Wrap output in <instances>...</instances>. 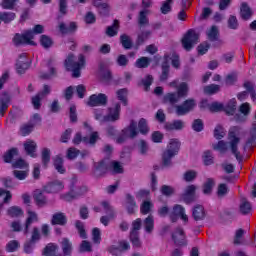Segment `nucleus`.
I'll return each mask as SVG.
<instances>
[{
  "mask_svg": "<svg viewBox=\"0 0 256 256\" xmlns=\"http://www.w3.org/2000/svg\"><path fill=\"white\" fill-rule=\"evenodd\" d=\"M45 32V27L41 24H37L32 30L25 31L23 34H16L13 38V43L16 47L19 45H36L33 41L35 35H41Z\"/></svg>",
  "mask_w": 256,
  "mask_h": 256,
  "instance_id": "1",
  "label": "nucleus"
},
{
  "mask_svg": "<svg viewBox=\"0 0 256 256\" xmlns=\"http://www.w3.org/2000/svg\"><path fill=\"white\" fill-rule=\"evenodd\" d=\"M65 67L67 71H72V77H81V70L85 67V56L80 54L78 61L75 62V55L69 54L65 60Z\"/></svg>",
  "mask_w": 256,
  "mask_h": 256,
  "instance_id": "2",
  "label": "nucleus"
},
{
  "mask_svg": "<svg viewBox=\"0 0 256 256\" xmlns=\"http://www.w3.org/2000/svg\"><path fill=\"white\" fill-rule=\"evenodd\" d=\"M181 148V143L177 139H171L166 150L162 154V165L164 167H171L173 164L172 159L179 153V149Z\"/></svg>",
  "mask_w": 256,
  "mask_h": 256,
  "instance_id": "3",
  "label": "nucleus"
},
{
  "mask_svg": "<svg viewBox=\"0 0 256 256\" xmlns=\"http://www.w3.org/2000/svg\"><path fill=\"white\" fill-rule=\"evenodd\" d=\"M228 139L231 153L235 155L237 161H241V153L239 152L238 148L239 142L241 141L239 138V127L230 128Z\"/></svg>",
  "mask_w": 256,
  "mask_h": 256,
  "instance_id": "4",
  "label": "nucleus"
},
{
  "mask_svg": "<svg viewBox=\"0 0 256 256\" xmlns=\"http://www.w3.org/2000/svg\"><path fill=\"white\" fill-rule=\"evenodd\" d=\"M139 135L137 130V122L132 120L130 125L122 130V134L116 139L117 143H125L127 139H135Z\"/></svg>",
  "mask_w": 256,
  "mask_h": 256,
  "instance_id": "5",
  "label": "nucleus"
},
{
  "mask_svg": "<svg viewBox=\"0 0 256 256\" xmlns=\"http://www.w3.org/2000/svg\"><path fill=\"white\" fill-rule=\"evenodd\" d=\"M199 43V34L195 32V30L190 29L186 32L184 37L182 38V45L186 51H191L194 45Z\"/></svg>",
  "mask_w": 256,
  "mask_h": 256,
  "instance_id": "6",
  "label": "nucleus"
},
{
  "mask_svg": "<svg viewBox=\"0 0 256 256\" xmlns=\"http://www.w3.org/2000/svg\"><path fill=\"white\" fill-rule=\"evenodd\" d=\"M197 107V102L195 99H188L183 102L181 105H176V114L181 117L183 115H187V113H190V111H193Z\"/></svg>",
  "mask_w": 256,
  "mask_h": 256,
  "instance_id": "7",
  "label": "nucleus"
},
{
  "mask_svg": "<svg viewBox=\"0 0 256 256\" xmlns=\"http://www.w3.org/2000/svg\"><path fill=\"white\" fill-rule=\"evenodd\" d=\"M107 101H109V98L103 93L92 94L87 101V105L89 107H105Z\"/></svg>",
  "mask_w": 256,
  "mask_h": 256,
  "instance_id": "8",
  "label": "nucleus"
},
{
  "mask_svg": "<svg viewBox=\"0 0 256 256\" xmlns=\"http://www.w3.org/2000/svg\"><path fill=\"white\" fill-rule=\"evenodd\" d=\"M121 119V104L116 103L107 109L106 123H115Z\"/></svg>",
  "mask_w": 256,
  "mask_h": 256,
  "instance_id": "9",
  "label": "nucleus"
},
{
  "mask_svg": "<svg viewBox=\"0 0 256 256\" xmlns=\"http://www.w3.org/2000/svg\"><path fill=\"white\" fill-rule=\"evenodd\" d=\"M169 217L172 223H175L178 217H180L184 223H189V216L185 214V208L179 204L174 205L172 212L169 214Z\"/></svg>",
  "mask_w": 256,
  "mask_h": 256,
  "instance_id": "10",
  "label": "nucleus"
},
{
  "mask_svg": "<svg viewBox=\"0 0 256 256\" xmlns=\"http://www.w3.org/2000/svg\"><path fill=\"white\" fill-rule=\"evenodd\" d=\"M197 191V186L194 184H190L185 187L183 193L181 194V200L184 201V203H193L195 201L196 196L195 192Z\"/></svg>",
  "mask_w": 256,
  "mask_h": 256,
  "instance_id": "11",
  "label": "nucleus"
},
{
  "mask_svg": "<svg viewBox=\"0 0 256 256\" xmlns=\"http://www.w3.org/2000/svg\"><path fill=\"white\" fill-rule=\"evenodd\" d=\"M239 112L241 114L234 115V121H236V123H245V121H247V115L251 113V105L247 102L243 103L239 107Z\"/></svg>",
  "mask_w": 256,
  "mask_h": 256,
  "instance_id": "12",
  "label": "nucleus"
},
{
  "mask_svg": "<svg viewBox=\"0 0 256 256\" xmlns=\"http://www.w3.org/2000/svg\"><path fill=\"white\" fill-rule=\"evenodd\" d=\"M87 191V187L82 188H76L74 191H71L67 194H62L60 196L63 201H73V199H77V197H81V195H85V192Z\"/></svg>",
  "mask_w": 256,
  "mask_h": 256,
  "instance_id": "13",
  "label": "nucleus"
},
{
  "mask_svg": "<svg viewBox=\"0 0 256 256\" xmlns=\"http://www.w3.org/2000/svg\"><path fill=\"white\" fill-rule=\"evenodd\" d=\"M102 207L104 208L105 213L108 215L107 216H102L100 218V223L107 227L109 225V219H113L115 217V213L113 212V208H111V205L107 202H102Z\"/></svg>",
  "mask_w": 256,
  "mask_h": 256,
  "instance_id": "14",
  "label": "nucleus"
},
{
  "mask_svg": "<svg viewBox=\"0 0 256 256\" xmlns=\"http://www.w3.org/2000/svg\"><path fill=\"white\" fill-rule=\"evenodd\" d=\"M27 69H29V59H27V54H21L16 63V71L23 75Z\"/></svg>",
  "mask_w": 256,
  "mask_h": 256,
  "instance_id": "15",
  "label": "nucleus"
},
{
  "mask_svg": "<svg viewBox=\"0 0 256 256\" xmlns=\"http://www.w3.org/2000/svg\"><path fill=\"white\" fill-rule=\"evenodd\" d=\"M28 217L25 222V228H24V235L29 234V227L33 225V223H37L39 221V216L36 214V212L28 210Z\"/></svg>",
  "mask_w": 256,
  "mask_h": 256,
  "instance_id": "16",
  "label": "nucleus"
},
{
  "mask_svg": "<svg viewBox=\"0 0 256 256\" xmlns=\"http://www.w3.org/2000/svg\"><path fill=\"white\" fill-rule=\"evenodd\" d=\"M64 188L63 182L56 180L47 184L44 187V191H46V193H59V191H63Z\"/></svg>",
  "mask_w": 256,
  "mask_h": 256,
  "instance_id": "17",
  "label": "nucleus"
},
{
  "mask_svg": "<svg viewBox=\"0 0 256 256\" xmlns=\"http://www.w3.org/2000/svg\"><path fill=\"white\" fill-rule=\"evenodd\" d=\"M172 239L176 245H186L185 232L183 228H177L172 234Z\"/></svg>",
  "mask_w": 256,
  "mask_h": 256,
  "instance_id": "18",
  "label": "nucleus"
},
{
  "mask_svg": "<svg viewBox=\"0 0 256 256\" xmlns=\"http://www.w3.org/2000/svg\"><path fill=\"white\" fill-rule=\"evenodd\" d=\"M207 216V213L205 212V208L201 205H196L192 209V217L195 221H203L205 217Z\"/></svg>",
  "mask_w": 256,
  "mask_h": 256,
  "instance_id": "19",
  "label": "nucleus"
},
{
  "mask_svg": "<svg viewBox=\"0 0 256 256\" xmlns=\"http://www.w3.org/2000/svg\"><path fill=\"white\" fill-rule=\"evenodd\" d=\"M47 65L49 68V73L41 74V79H51V77L57 75V69L55 68V58L48 59Z\"/></svg>",
  "mask_w": 256,
  "mask_h": 256,
  "instance_id": "20",
  "label": "nucleus"
},
{
  "mask_svg": "<svg viewBox=\"0 0 256 256\" xmlns=\"http://www.w3.org/2000/svg\"><path fill=\"white\" fill-rule=\"evenodd\" d=\"M166 131H181L185 128V122L183 120H174L165 124Z\"/></svg>",
  "mask_w": 256,
  "mask_h": 256,
  "instance_id": "21",
  "label": "nucleus"
},
{
  "mask_svg": "<svg viewBox=\"0 0 256 256\" xmlns=\"http://www.w3.org/2000/svg\"><path fill=\"white\" fill-rule=\"evenodd\" d=\"M11 102V96L8 93H3L0 99V115L3 117L5 111L9 109V103Z\"/></svg>",
  "mask_w": 256,
  "mask_h": 256,
  "instance_id": "22",
  "label": "nucleus"
},
{
  "mask_svg": "<svg viewBox=\"0 0 256 256\" xmlns=\"http://www.w3.org/2000/svg\"><path fill=\"white\" fill-rule=\"evenodd\" d=\"M51 224L52 225H67V216L65 213L58 212L53 214L52 219H51Z\"/></svg>",
  "mask_w": 256,
  "mask_h": 256,
  "instance_id": "23",
  "label": "nucleus"
},
{
  "mask_svg": "<svg viewBox=\"0 0 256 256\" xmlns=\"http://www.w3.org/2000/svg\"><path fill=\"white\" fill-rule=\"evenodd\" d=\"M61 249L63 251V255L71 256L73 253V243L68 238H63L61 241Z\"/></svg>",
  "mask_w": 256,
  "mask_h": 256,
  "instance_id": "24",
  "label": "nucleus"
},
{
  "mask_svg": "<svg viewBox=\"0 0 256 256\" xmlns=\"http://www.w3.org/2000/svg\"><path fill=\"white\" fill-rule=\"evenodd\" d=\"M169 79V56H164V62L162 64V73L160 75V81H167Z\"/></svg>",
  "mask_w": 256,
  "mask_h": 256,
  "instance_id": "25",
  "label": "nucleus"
},
{
  "mask_svg": "<svg viewBox=\"0 0 256 256\" xmlns=\"http://www.w3.org/2000/svg\"><path fill=\"white\" fill-rule=\"evenodd\" d=\"M240 15L244 21H249V18L253 17V11L245 2L241 4Z\"/></svg>",
  "mask_w": 256,
  "mask_h": 256,
  "instance_id": "26",
  "label": "nucleus"
},
{
  "mask_svg": "<svg viewBox=\"0 0 256 256\" xmlns=\"http://www.w3.org/2000/svg\"><path fill=\"white\" fill-rule=\"evenodd\" d=\"M59 251V246L55 245V244H48L43 251V255L45 256H63L59 253H57Z\"/></svg>",
  "mask_w": 256,
  "mask_h": 256,
  "instance_id": "27",
  "label": "nucleus"
},
{
  "mask_svg": "<svg viewBox=\"0 0 256 256\" xmlns=\"http://www.w3.org/2000/svg\"><path fill=\"white\" fill-rule=\"evenodd\" d=\"M24 149L27 153V155H30V157H36L35 150L37 149V143L32 140H28L24 143Z\"/></svg>",
  "mask_w": 256,
  "mask_h": 256,
  "instance_id": "28",
  "label": "nucleus"
},
{
  "mask_svg": "<svg viewBox=\"0 0 256 256\" xmlns=\"http://www.w3.org/2000/svg\"><path fill=\"white\" fill-rule=\"evenodd\" d=\"M59 30L63 34L75 33V31H77V23L70 22L68 27L65 25V23H60Z\"/></svg>",
  "mask_w": 256,
  "mask_h": 256,
  "instance_id": "29",
  "label": "nucleus"
},
{
  "mask_svg": "<svg viewBox=\"0 0 256 256\" xmlns=\"http://www.w3.org/2000/svg\"><path fill=\"white\" fill-rule=\"evenodd\" d=\"M209 41H217L219 39V27L213 25L206 31Z\"/></svg>",
  "mask_w": 256,
  "mask_h": 256,
  "instance_id": "30",
  "label": "nucleus"
},
{
  "mask_svg": "<svg viewBox=\"0 0 256 256\" xmlns=\"http://www.w3.org/2000/svg\"><path fill=\"white\" fill-rule=\"evenodd\" d=\"M126 208L130 215L135 213V209H137V203H135V199H133V196L129 194L126 195Z\"/></svg>",
  "mask_w": 256,
  "mask_h": 256,
  "instance_id": "31",
  "label": "nucleus"
},
{
  "mask_svg": "<svg viewBox=\"0 0 256 256\" xmlns=\"http://www.w3.org/2000/svg\"><path fill=\"white\" fill-rule=\"evenodd\" d=\"M235 109H237V100L235 99H231L225 107L223 106V111L227 115H235Z\"/></svg>",
  "mask_w": 256,
  "mask_h": 256,
  "instance_id": "32",
  "label": "nucleus"
},
{
  "mask_svg": "<svg viewBox=\"0 0 256 256\" xmlns=\"http://www.w3.org/2000/svg\"><path fill=\"white\" fill-rule=\"evenodd\" d=\"M154 227H155V220L153 219V216L149 215L144 220V229L146 233H153Z\"/></svg>",
  "mask_w": 256,
  "mask_h": 256,
  "instance_id": "33",
  "label": "nucleus"
},
{
  "mask_svg": "<svg viewBox=\"0 0 256 256\" xmlns=\"http://www.w3.org/2000/svg\"><path fill=\"white\" fill-rule=\"evenodd\" d=\"M118 31H119V20H114L113 25L107 27L106 35H108V37H115Z\"/></svg>",
  "mask_w": 256,
  "mask_h": 256,
  "instance_id": "34",
  "label": "nucleus"
},
{
  "mask_svg": "<svg viewBox=\"0 0 256 256\" xmlns=\"http://www.w3.org/2000/svg\"><path fill=\"white\" fill-rule=\"evenodd\" d=\"M34 199L37 203V205L43 206L47 204V197H45V194L41 192V190H36L34 193Z\"/></svg>",
  "mask_w": 256,
  "mask_h": 256,
  "instance_id": "35",
  "label": "nucleus"
},
{
  "mask_svg": "<svg viewBox=\"0 0 256 256\" xmlns=\"http://www.w3.org/2000/svg\"><path fill=\"white\" fill-rule=\"evenodd\" d=\"M120 42L124 49H131V47H133V40H131V37L127 34H122L120 36Z\"/></svg>",
  "mask_w": 256,
  "mask_h": 256,
  "instance_id": "36",
  "label": "nucleus"
},
{
  "mask_svg": "<svg viewBox=\"0 0 256 256\" xmlns=\"http://www.w3.org/2000/svg\"><path fill=\"white\" fill-rule=\"evenodd\" d=\"M181 98L177 93H168L164 96V103H170V105H175V103H179Z\"/></svg>",
  "mask_w": 256,
  "mask_h": 256,
  "instance_id": "37",
  "label": "nucleus"
},
{
  "mask_svg": "<svg viewBox=\"0 0 256 256\" xmlns=\"http://www.w3.org/2000/svg\"><path fill=\"white\" fill-rule=\"evenodd\" d=\"M221 91V86L217 84H210L204 87V93L206 95H215V93H219Z\"/></svg>",
  "mask_w": 256,
  "mask_h": 256,
  "instance_id": "38",
  "label": "nucleus"
},
{
  "mask_svg": "<svg viewBox=\"0 0 256 256\" xmlns=\"http://www.w3.org/2000/svg\"><path fill=\"white\" fill-rule=\"evenodd\" d=\"M187 93H189V86L183 82L177 88V95L181 99V97H187Z\"/></svg>",
  "mask_w": 256,
  "mask_h": 256,
  "instance_id": "39",
  "label": "nucleus"
},
{
  "mask_svg": "<svg viewBox=\"0 0 256 256\" xmlns=\"http://www.w3.org/2000/svg\"><path fill=\"white\" fill-rule=\"evenodd\" d=\"M7 213L10 217H22L23 209L19 206H12L8 209Z\"/></svg>",
  "mask_w": 256,
  "mask_h": 256,
  "instance_id": "40",
  "label": "nucleus"
},
{
  "mask_svg": "<svg viewBox=\"0 0 256 256\" xmlns=\"http://www.w3.org/2000/svg\"><path fill=\"white\" fill-rule=\"evenodd\" d=\"M255 141H256V122L252 124V128L250 129L246 145H253Z\"/></svg>",
  "mask_w": 256,
  "mask_h": 256,
  "instance_id": "41",
  "label": "nucleus"
},
{
  "mask_svg": "<svg viewBox=\"0 0 256 256\" xmlns=\"http://www.w3.org/2000/svg\"><path fill=\"white\" fill-rule=\"evenodd\" d=\"M15 20V13L13 12H4L1 14L0 12V23L3 21L4 23H11V21Z\"/></svg>",
  "mask_w": 256,
  "mask_h": 256,
  "instance_id": "42",
  "label": "nucleus"
},
{
  "mask_svg": "<svg viewBox=\"0 0 256 256\" xmlns=\"http://www.w3.org/2000/svg\"><path fill=\"white\" fill-rule=\"evenodd\" d=\"M54 167L58 173H65V167L63 166V158L56 156L54 159Z\"/></svg>",
  "mask_w": 256,
  "mask_h": 256,
  "instance_id": "43",
  "label": "nucleus"
},
{
  "mask_svg": "<svg viewBox=\"0 0 256 256\" xmlns=\"http://www.w3.org/2000/svg\"><path fill=\"white\" fill-rule=\"evenodd\" d=\"M149 63H151V59L147 58V57H141L136 61L135 66L138 69H145L147 67H149Z\"/></svg>",
  "mask_w": 256,
  "mask_h": 256,
  "instance_id": "44",
  "label": "nucleus"
},
{
  "mask_svg": "<svg viewBox=\"0 0 256 256\" xmlns=\"http://www.w3.org/2000/svg\"><path fill=\"white\" fill-rule=\"evenodd\" d=\"M149 37H151V31H142L140 34H138L137 45H143L145 41L149 39Z\"/></svg>",
  "mask_w": 256,
  "mask_h": 256,
  "instance_id": "45",
  "label": "nucleus"
},
{
  "mask_svg": "<svg viewBox=\"0 0 256 256\" xmlns=\"http://www.w3.org/2000/svg\"><path fill=\"white\" fill-rule=\"evenodd\" d=\"M75 227L81 239H87V232H85V224L79 220L76 221Z\"/></svg>",
  "mask_w": 256,
  "mask_h": 256,
  "instance_id": "46",
  "label": "nucleus"
},
{
  "mask_svg": "<svg viewBox=\"0 0 256 256\" xmlns=\"http://www.w3.org/2000/svg\"><path fill=\"white\" fill-rule=\"evenodd\" d=\"M173 6V0H166L162 3L160 11L163 15H167V13H171V9Z\"/></svg>",
  "mask_w": 256,
  "mask_h": 256,
  "instance_id": "47",
  "label": "nucleus"
},
{
  "mask_svg": "<svg viewBox=\"0 0 256 256\" xmlns=\"http://www.w3.org/2000/svg\"><path fill=\"white\" fill-rule=\"evenodd\" d=\"M215 185V181L213 179L209 178L203 186V193L204 195H210V193L213 191V187Z\"/></svg>",
  "mask_w": 256,
  "mask_h": 256,
  "instance_id": "48",
  "label": "nucleus"
},
{
  "mask_svg": "<svg viewBox=\"0 0 256 256\" xmlns=\"http://www.w3.org/2000/svg\"><path fill=\"white\" fill-rule=\"evenodd\" d=\"M79 251L80 253H91V251H93V246L91 245V242L83 240L80 244Z\"/></svg>",
  "mask_w": 256,
  "mask_h": 256,
  "instance_id": "49",
  "label": "nucleus"
},
{
  "mask_svg": "<svg viewBox=\"0 0 256 256\" xmlns=\"http://www.w3.org/2000/svg\"><path fill=\"white\" fill-rule=\"evenodd\" d=\"M138 128L142 135H147V133H149V126L147 125V120H145V118L139 120Z\"/></svg>",
  "mask_w": 256,
  "mask_h": 256,
  "instance_id": "50",
  "label": "nucleus"
},
{
  "mask_svg": "<svg viewBox=\"0 0 256 256\" xmlns=\"http://www.w3.org/2000/svg\"><path fill=\"white\" fill-rule=\"evenodd\" d=\"M34 127L35 125L32 124L31 122L29 124H24L20 128V134L22 135V137H27V135H29L33 131Z\"/></svg>",
  "mask_w": 256,
  "mask_h": 256,
  "instance_id": "51",
  "label": "nucleus"
},
{
  "mask_svg": "<svg viewBox=\"0 0 256 256\" xmlns=\"http://www.w3.org/2000/svg\"><path fill=\"white\" fill-rule=\"evenodd\" d=\"M19 155V151L17 148H12L4 155V161L5 163H11L13 161V157Z\"/></svg>",
  "mask_w": 256,
  "mask_h": 256,
  "instance_id": "52",
  "label": "nucleus"
},
{
  "mask_svg": "<svg viewBox=\"0 0 256 256\" xmlns=\"http://www.w3.org/2000/svg\"><path fill=\"white\" fill-rule=\"evenodd\" d=\"M110 170L114 174L123 173V165L120 162L112 161L110 162Z\"/></svg>",
  "mask_w": 256,
  "mask_h": 256,
  "instance_id": "53",
  "label": "nucleus"
},
{
  "mask_svg": "<svg viewBox=\"0 0 256 256\" xmlns=\"http://www.w3.org/2000/svg\"><path fill=\"white\" fill-rule=\"evenodd\" d=\"M227 23L230 29L234 31H236V29H239V20L237 19V16H229Z\"/></svg>",
  "mask_w": 256,
  "mask_h": 256,
  "instance_id": "54",
  "label": "nucleus"
},
{
  "mask_svg": "<svg viewBox=\"0 0 256 256\" xmlns=\"http://www.w3.org/2000/svg\"><path fill=\"white\" fill-rule=\"evenodd\" d=\"M251 209V203L246 200H243L240 204V212L242 215H249V213H251Z\"/></svg>",
  "mask_w": 256,
  "mask_h": 256,
  "instance_id": "55",
  "label": "nucleus"
},
{
  "mask_svg": "<svg viewBox=\"0 0 256 256\" xmlns=\"http://www.w3.org/2000/svg\"><path fill=\"white\" fill-rule=\"evenodd\" d=\"M227 142L221 140L217 144L213 145L214 151H219L220 153H227Z\"/></svg>",
  "mask_w": 256,
  "mask_h": 256,
  "instance_id": "56",
  "label": "nucleus"
},
{
  "mask_svg": "<svg viewBox=\"0 0 256 256\" xmlns=\"http://www.w3.org/2000/svg\"><path fill=\"white\" fill-rule=\"evenodd\" d=\"M160 192L165 196V197H171L175 193V188L169 185H162L160 188Z\"/></svg>",
  "mask_w": 256,
  "mask_h": 256,
  "instance_id": "57",
  "label": "nucleus"
},
{
  "mask_svg": "<svg viewBox=\"0 0 256 256\" xmlns=\"http://www.w3.org/2000/svg\"><path fill=\"white\" fill-rule=\"evenodd\" d=\"M94 117L97 121H100V123H107V115H104L102 109L94 110Z\"/></svg>",
  "mask_w": 256,
  "mask_h": 256,
  "instance_id": "58",
  "label": "nucleus"
},
{
  "mask_svg": "<svg viewBox=\"0 0 256 256\" xmlns=\"http://www.w3.org/2000/svg\"><path fill=\"white\" fill-rule=\"evenodd\" d=\"M130 241L134 247H141L139 232H130Z\"/></svg>",
  "mask_w": 256,
  "mask_h": 256,
  "instance_id": "59",
  "label": "nucleus"
},
{
  "mask_svg": "<svg viewBox=\"0 0 256 256\" xmlns=\"http://www.w3.org/2000/svg\"><path fill=\"white\" fill-rule=\"evenodd\" d=\"M227 193H229V187H227L226 184H220L217 189V197L223 199Z\"/></svg>",
  "mask_w": 256,
  "mask_h": 256,
  "instance_id": "60",
  "label": "nucleus"
},
{
  "mask_svg": "<svg viewBox=\"0 0 256 256\" xmlns=\"http://www.w3.org/2000/svg\"><path fill=\"white\" fill-rule=\"evenodd\" d=\"M226 132L225 129L221 125H217L214 129V137L215 139H223L225 137Z\"/></svg>",
  "mask_w": 256,
  "mask_h": 256,
  "instance_id": "61",
  "label": "nucleus"
},
{
  "mask_svg": "<svg viewBox=\"0 0 256 256\" xmlns=\"http://www.w3.org/2000/svg\"><path fill=\"white\" fill-rule=\"evenodd\" d=\"M245 89L250 93L252 101H256V91H255V86L251 82H246L244 83Z\"/></svg>",
  "mask_w": 256,
  "mask_h": 256,
  "instance_id": "62",
  "label": "nucleus"
},
{
  "mask_svg": "<svg viewBox=\"0 0 256 256\" xmlns=\"http://www.w3.org/2000/svg\"><path fill=\"white\" fill-rule=\"evenodd\" d=\"M116 95L119 101L123 103V105H127V89L123 88L118 90Z\"/></svg>",
  "mask_w": 256,
  "mask_h": 256,
  "instance_id": "63",
  "label": "nucleus"
},
{
  "mask_svg": "<svg viewBox=\"0 0 256 256\" xmlns=\"http://www.w3.org/2000/svg\"><path fill=\"white\" fill-rule=\"evenodd\" d=\"M147 10H143L139 14L138 23L139 25H149V18H147Z\"/></svg>",
  "mask_w": 256,
  "mask_h": 256,
  "instance_id": "64",
  "label": "nucleus"
}]
</instances>
